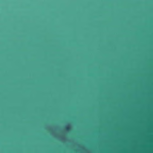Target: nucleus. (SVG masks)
I'll return each mask as SVG.
<instances>
[{
  "label": "nucleus",
  "mask_w": 153,
  "mask_h": 153,
  "mask_svg": "<svg viewBox=\"0 0 153 153\" xmlns=\"http://www.w3.org/2000/svg\"><path fill=\"white\" fill-rule=\"evenodd\" d=\"M74 152H76V150H74Z\"/></svg>",
  "instance_id": "obj_2"
},
{
  "label": "nucleus",
  "mask_w": 153,
  "mask_h": 153,
  "mask_svg": "<svg viewBox=\"0 0 153 153\" xmlns=\"http://www.w3.org/2000/svg\"><path fill=\"white\" fill-rule=\"evenodd\" d=\"M71 127L69 125L66 126V127H65V130L67 131H70L71 130Z\"/></svg>",
  "instance_id": "obj_1"
}]
</instances>
